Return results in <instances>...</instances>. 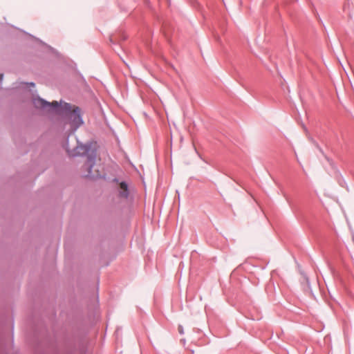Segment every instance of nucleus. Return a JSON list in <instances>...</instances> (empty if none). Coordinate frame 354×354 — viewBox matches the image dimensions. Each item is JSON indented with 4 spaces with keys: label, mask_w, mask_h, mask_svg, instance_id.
Here are the masks:
<instances>
[{
    "label": "nucleus",
    "mask_w": 354,
    "mask_h": 354,
    "mask_svg": "<svg viewBox=\"0 0 354 354\" xmlns=\"http://www.w3.org/2000/svg\"><path fill=\"white\" fill-rule=\"evenodd\" d=\"M33 104L35 108L47 111H57L60 109V104L57 101L49 102L39 97L33 99ZM61 109L66 112L67 123L70 124V133L73 134L83 124L81 110L74 106L73 108L69 103L65 102Z\"/></svg>",
    "instance_id": "obj_1"
},
{
    "label": "nucleus",
    "mask_w": 354,
    "mask_h": 354,
    "mask_svg": "<svg viewBox=\"0 0 354 354\" xmlns=\"http://www.w3.org/2000/svg\"><path fill=\"white\" fill-rule=\"evenodd\" d=\"M66 150L68 154L71 156H84L86 155V161L84 165L86 167L87 171V174L86 176L91 177L92 176V168L95 164L96 155L94 151H92L89 153L90 147L86 145H80L77 146L73 151H71L68 149L67 143L66 144Z\"/></svg>",
    "instance_id": "obj_2"
},
{
    "label": "nucleus",
    "mask_w": 354,
    "mask_h": 354,
    "mask_svg": "<svg viewBox=\"0 0 354 354\" xmlns=\"http://www.w3.org/2000/svg\"><path fill=\"white\" fill-rule=\"evenodd\" d=\"M119 196L123 198H127L129 194V187L126 182L122 181L119 184Z\"/></svg>",
    "instance_id": "obj_3"
},
{
    "label": "nucleus",
    "mask_w": 354,
    "mask_h": 354,
    "mask_svg": "<svg viewBox=\"0 0 354 354\" xmlns=\"http://www.w3.org/2000/svg\"><path fill=\"white\" fill-rule=\"evenodd\" d=\"M178 331L180 333L183 334V327L181 326H179L178 327Z\"/></svg>",
    "instance_id": "obj_4"
},
{
    "label": "nucleus",
    "mask_w": 354,
    "mask_h": 354,
    "mask_svg": "<svg viewBox=\"0 0 354 354\" xmlns=\"http://www.w3.org/2000/svg\"><path fill=\"white\" fill-rule=\"evenodd\" d=\"M3 79V74H0V82H1Z\"/></svg>",
    "instance_id": "obj_5"
},
{
    "label": "nucleus",
    "mask_w": 354,
    "mask_h": 354,
    "mask_svg": "<svg viewBox=\"0 0 354 354\" xmlns=\"http://www.w3.org/2000/svg\"><path fill=\"white\" fill-rule=\"evenodd\" d=\"M29 84H30V86H35V83H33V82H30V83H29Z\"/></svg>",
    "instance_id": "obj_6"
}]
</instances>
